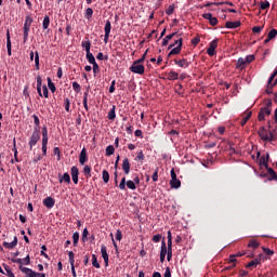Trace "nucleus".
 <instances>
[{"instance_id":"1","label":"nucleus","mask_w":277,"mask_h":277,"mask_svg":"<svg viewBox=\"0 0 277 277\" xmlns=\"http://www.w3.org/2000/svg\"><path fill=\"white\" fill-rule=\"evenodd\" d=\"M168 49L169 50L171 49L169 56L170 55H179V53H181V49H183V39L180 38V39L175 40V42L170 44L168 47Z\"/></svg>"},{"instance_id":"2","label":"nucleus","mask_w":277,"mask_h":277,"mask_svg":"<svg viewBox=\"0 0 277 277\" xmlns=\"http://www.w3.org/2000/svg\"><path fill=\"white\" fill-rule=\"evenodd\" d=\"M38 142H40V128H34V132L28 142L30 150H32L34 146H36Z\"/></svg>"},{"instance_id":"3","label":"nucleus","mask_w":277,"mask_h":277,"mask_svg":"<svg viewBox=\"0 0 277 277\" xmlns=\"http://www.w3.org/2000/svg\"><path fill=\"white\" fill-rule=\"evenodd\" d=\"M19 269L26 277H47L44 273H36L34 269L25 266H19Z\"/></svg>"},{"instance_id":"4","label":"nucleus","mask_w":277,"mask_h":277,"mask_svg":"<svg viewBox=\"0 0 277 277\" xmlns=\"http://www.w3.org/2000/svg\"><path fill=\"white\" fill-rule=\"evenodd\" d=\"M259 135H260L261 140H263V142H272V140H274V133L269 132V134H267L265 127H262L260 129Z\"/></svg>"},{"instance_id":"5","label":"nucleus","mask_w":277,"mask_h":277,"mask_svg":"<svg viewBox=\"0 0 277 277\" xmlns=\"http://www.w3.org/2000/svg\"><path fill=\"white\" fill-rule=\"evenodd\" d=\"M131 72H134V75H144V65L140 63H133L132 66L130 67Z\"/></svg>"},{"instance_id":"6","label":"nucleus","mask_w":277,"mask_h":277,"mask_svg":"<svg viewBox=\"0 0 277 277\" xmlns=\"http://www.w3.org/2000/svg\"><path fill=\"white\" fill-rule=\"evenodd\" d=\"M258 157H260V159H259L260 166L264 167V168H267V163L269 161V154L266 153L265 155L261 156V153L258 151Z\"/></svg>"},{"instance_id":"7","label":"nucleus","mask_w":277,"mask_h":277,"mask_svg":"<svg viewBox=\"0 0 277 277\" xmlns=\"http://www.w3.org/2000/svg\"><path fill=\"white\" fill-rule=\"evenodd\" d=\"M70 174L72 182L77 185L79 183V168H77V166L71 167Z\"/></svg>"},{"instance_id":"8","label":"nucleus","mask_w":277,"mask_h":277,"mask_svg":"<svg viewBox=\"0 0 277 277\" xmlns=\"http://www.w3.org/2000/svg\"><path fill=\"white\" fill-rule=\"evenodd\" d=\"M215 49H217V39H214L210 42V45L207 50L208 55L213 57V55H215Z\"/></svg>"},{"instance_id":"9","label":"nucleus","mask_w":277,"mask_h":277,"mask_svg":"<svg viewBox=\"0 0 277 277\" xmlns=\"http://www.w3.org/2000/svg\"><path fill=\"white\" fill-rule=\"evenodd\" d=\"M3 248H6V250H14L15 246H18V238L14 236L12 242L3 241L2 242Z\"/></svg>"},{"instance_id":"10","label":"nucleus","mask_w":277,"mask_h":277,"mask_svg":"<svg viewBox=\"0 0 277 277\" xmlns=\"http://www.w3.org/2000/svg\"><path fill=\"white\" fill-rule=\"evenodd\" d=\"M88 161V149L83 147L79 155V163L80 166H85V162Z\"/></svg>"},{"instance_id":"11","label":"nucleus","mask_w":277,"mask_h":277,"mask_svg":"<svg viewBox=\"0 0 277 277\" xmlns=\"http://www.w3.org/2000/svg\"><path fill=\"white\" fill-rule=\"evenodd\" d=\"M166 254H168V246L166 245V240H162L160 250V263L166 261Z\"/></svg>"},{"instance_id":"12","label":"nucleus","mask_w":277,"mask_h":277,"mask_svg":"<svg viewBox=\"0 0 277 277\" xmlns=\"http://www.w3.org/2000/svg\"><path fill=\"white\" fill-rule=\"evenodd\" d=\"M101 254L102 259H104L105 266L107 267V265H109V254H107V247H105V245L101 247Z\"/></svg>"},{"instance_id":"13","label":"nucleus","mask_w":277,"mask_h":277,"mask_svg":"<svg viewBox=\"0 0 277 277\" xmlns=\"http://www.w3.org/2000/svg\"><path fill=\"white\" fill-rule=\"evenodd\" d=\"M43 205L47 207V209H53V207H55V199L53 197H47L43 200Z\"/></svg>"},{"instance_id":"14","label":"nucleus","mask_w":277,"mask_h":277,"mask_svg":"<svg viewBox=\"0 0 277 277\" xmlns=\"http://www.w3.org/2000/svg\"><path fill=\"white\" fill-rule=\"evenodd\" d=\"M122 170H123L124 174H129V172H131V163L129 162V158L123 159Z\"/></svg>"},{"instance_id":"15","label":"nucleus","mask_w":277,"mask_h":277,"mask_svg":"<svg viewBox=\"0 0 277 277\" xmlns=\"http://www.w3.org/2000/svg\"><path fill=\"white\" fill-rule=\"evenodd\" d=\"M174 64H176V66H179L180 68H188L189 67V63L185 58H183V60H175Z\"/></svg>"},{"instance_id":"16","label":"nucleus","mask_w":277,"mask_h":277,"mask_svg":"<svg viewBox=\"0 0 277 277\" xmlns=\"http://www.w3.org/2000/svg\"><path fill=\"white\" fill-rule=\"evenodd\" d=\"M58 183H67V185H70V174L64 173L63 175H60Z\"/></svg>"},{"instance_id":"17","label":"nucleus","mask_w":277,"mask_h":277,"mask_svg":"<svg viewBox=\"0 0 277 277\" xmlns=\"http://www.w3.org/2000/svg\"><path fill=\"white\" fill-rule=\"evenodd\" d=\"M272 101L267 103V105L263 108H261L260 113L263 114L264 116H269L272 114Z\"/></svg>"},{"instance_id":"18","label":"nucleus","mask_w":277,"mask_h":277,"mask_svg":"<svg viewBox=\"0 0 277 277\" xmlns=\"http://www.w3.org/2000/svg\"><path fill=\"white\" fill-rule=\"evenodd\" d=\"M241 26V22H226L225 27L227 29H237V27Z\"/></svg>"},{"instance_id":"19","label":"nucleus","mask_w":277,"mask_h":277,"mask_svg":"<svg viewBox=\"0 0 277 277\" xmlns=\"http://www.w3.org/2000/svg\"><path fill=\"white\" fill-rule=\"evenodd\" d=\"M6 51L8 55H12V40L10 39V31L6 32Z\"/></svg>"},{"instance_id":"20","label":"nucleus","mask_w":277,"mask_h":277,"mask_svg":"<svg viewBox=\"0 0 277 277\" xmlns=\"http://www.w3.org/2000/svg\"><path fill=\"white\" fill-rule=\"evenodd\" d=\"M37 92L39 96H42V77L37 76Z\"/></svg>"},{"instance_id":"21","label":"nucleus","mask_w":277,"mask_h":277,"mask_svg":"<svg viewBox=\"0 0 277 277\" xmlns=\"http://www.w3.org/2000/svg\"><path fill=\"white\" fill-rule=\"evenodd\" d=\"M31 29V26H25L23 27L24 30V44L27 42V40H29V31Z\"/></svg>"},{"instance_id":"22","label":"nucleus","mask_w":277,"mask_h":277,"mask_svg":"<svg viewBox=\"0 0 277 277\" xmlns=\"http://www.w3.org/2000/svg\"><path fill=\"white\" fill-rule=\"evenodd\" d=\"M171 189H179L181 187V180L174 179L170 181Z\"/></svg>"},{"instance_id":"23","label":"nucleus","mask_w":277,"mask_h":277,"mask_svg":"<svg viewBox=\"0 0 277 277\" xmlns=\"http://www.w3.org/2000/svg\"><path fill=\"white\" fill-rule=\"evenodd\" d=\"M266 169H267V173L269 174L268 181H277L276 171H274V169L272 168H266Z\"/></svg>"},{"instance_id":"24","label":"nucleus","mask_w":277,"mask_h":277,"mask_svg":"<svg viewBox=\"0 0 277 277\" xmlns=\"http://www.w3.org/2000/svg\"><path fill=\"white\" fill-rule=\"evenodd\" d=\"M252 118V111H247L243 116L242 120L240 121L241 127H245V124Z\"/></svg>"},{"instance_id":"25","label":"nucleus","mask_w":277,"mask_h":277,"mask_svg":"<svg viewBox=\"0 0 277 277\" xmlns=\"http://www.w3.org/2000/svg\"><path fill=\"white\" fill-rule=\"evenodd\" d=\"M81 47H82V49H84L85 53H90V49L92 47V43L90 42V40L82 41Z\"/></svg>"},{"instance_id":"26","label":"nucleus","mask_w":277,"mask_h":277,"mask_svg":"<svg viewBox=\"0 0 277 277\" xmlns=\"http://www.w3.org/2000/svg\"><path fill=\"white\" fill-rule=\"evenodd\" d=\"M49 25H51V18L49 15H45L42 22V29H49Z\"/></svg>"},{"instance_id":"27","label":"nucleus","mask_w":277,"mask_h":277,"mask_svg":"<svg viewBox=\"0 0 277 277\" xmlns=\"http://www.w3.org/2000/svg\"><path fill=\"white\" fill-rule=\"evenodd\" d=\"M167 239H168L167 250H172V232L169 230L167 233Z\"/></svg>"},{"instance_id":"28","label":"nucleus","mask_w":277,"mask_h":277,"mask_svg":"<svg viewBox=\"0 0 277 277\" xmlns=\"http://www.w3.org/2000/svg\"><path fill=\"white\" fill-rule=\"evenodd\" d=\"M176 32H172L168 36H166L162 40V47H168V42H170V40H172V38L174 37Z\"/></svg>"},{"instance_id":"29","label":"nucleus","mask_w":277,"mask_h":277,"mask_svg":"<svg viewBox=\"0 0 277 277\" xmlns=\"http://www.w3.org/2000/svg\"><path fill=\"white\" fill-rule=\"evenodd\" d=\"M88 94H89V91H85L83 93V100H82L85 111H90V107H88Z\"/></svg>"},{"instance_id":"30","label":"nucleus","mask_w":277,"mask_h":277,"mask_svg":"<svg viewBox=\"0 0 277 277\" xmlns=\"http://www.w3.org/2000/svg\"><path fill=\"white\" fill-rule=\"evenodd\" d=\"M87 61L89 64H96V58L94 57V54L92 52H87Z\"/></svg>"},{"instance_id":"31","label":"nucleus","mask_w":277,"mask_h":277,"mask_svg":"<svg viewBox=\"0 0 277 277\" xmlns=\"http://www.w3.org/2000/svg\"><path fill=\"white\" fill-rule=\"evenodd\" d=\"M169 81H176L179 79V74L176 71H170L168 74Z\"/></svg>"},{"instance_id":"32","label":"nucleus","mask_w":277,"mask_h":277,"mask_svg":"<svg viewBox=\"0 0 277 277\" xmlns=\"http://www.w3.org/2000/svg\"><path fill=\"white\" fill-rule=\"evenodd\" d=\"M114 153H116V148L114 147V145H108L106 147V156L111 157V155H114Z\"/></svg>"},{"instance_id":"33","label":"nucleus","mask_w":277,"mask_h":277,"mask_svg":"<svg viewBox=\"0 0 277 277\" xmlns=\"http://www.w3.org/2000/svg\"><path fill=\"white\" fill-rule=\"evenodd\" d=\"M104 31L106 35L111 34V22H109V19H107L105 23Z\"/></svg>"},{"instance_id":"34","label":"nucleus","mask_w":277,"mask_h":277,"mask_svg":"<svg viewBox=\"0 0 277 277\" xmlns=\"http://www.w3.org/2000/svg\"><path fill=\"white\" fill-rule=\"evenodd\" d=\"M108 120H116V106L108 111Z\"/></svg>"},{"instance_id":"35","label":"nucleus","mask_w":277,"mask_h":277,"mask_svg":"<svg viewBox=\"0 0 277 277\" xmlns=\"http://www.w3.org/2000/svg\"><path fill=\"white\" fill-rule=\"evenodd\" d=\"M92 265L93 267H96V269H101V264L98 263L96 254H92Z\"/></svg>"},{"instance_id":"36","label":"nucleus","mask_w":277,"mask_h":277,"mask_svg":"<svg viewBox=\"0 0 277 277\" xmlns=\"http://www.w3.org/2000/svg\"><path fill=\"white\" fill-rule=\"evenodd\" d=\"M35 68L36 70H40V55L38 52L35 53Z\"/></svg>"},{"instance_id":"37","label":"nucleus","mask_w":277,"mask_h":277,"mask_svg":"<svg viewBox=\"0 0 277 277\" xmlns=\"http://www.w3.org/2000/svg\"><path fill=\"white\" fill-rule=\"evenodd\" d=\"M126 185H127V188H128V189H132V190L137 189V186H136L135 183H134L133 181H131V180L126 181Z\"/></svg>"},{"instance_id":"38","label":"nucleus","mask_w":277,"mask_h":277,"mask_svg":"<svg viewBox=\"0 0 277 277\" xmlns=\"http://www.w3.org/2000/svg\"><path fill=\"white\" fill-rule=\"evenodd\" d=\"M261 263V259L256 258L255 260L249 262L247 264V267H256V265H259Z\"/></svg>"},{"instance_id":"39","label":"nucleus","mask_w":277,"mask_h":277,"mask_svg":"<svg viewBox=\"0 0 277 277\" xmlns=\"http://www.w3.org/2000/svg\"><path fill=\"white\" fill-rule=\"evenodd\" d=\"M31 23H34V17H31L30 15H27L25 17L24 26L31 27Z\"/></svg>"},{"instance_id":"40","label":"nucleus","mask_w":277,"mask_h":277,"mask_svg":"<svg viewBox=\"0 0 277 277\" xmlns=\"http://www.w3.org/2000/svg\"><path fill=\"white\" fill-rule=\"evenodd\" d=\"M102 179H103L104 183H109V172L107 170H104L102 172Z\"/></svg>"},{"instance_id":"41","label":"nucleus","mask_w":277,"mask_h":277,"mask_svg":"<svg viewBox=\"0 0 277 277\" xmlns=\"http://www.w3.org/2000/svg\"><path fill=\"white\" fill-rule=\"evenodd\" d=\"M48 88L49 90L53 93L55 92L56 88H55V83H53V81L51 80V78H48Z\"/></svg>"},{"instance_id":"42","label":"nucleus","mask_w":277,"mask_h":277,"mask_svg":"<svg viewBox=\"0 0 277 277\" xmlns=\"http://www.w3.org/2000/svg\"><path fill=\"white\" fill-rule=\"evenodd\" d=\"M93 14H94V10H92V8H88L85 10L84 16H85V18H88L90 21V18H92Z\"/></svg>"},{"instance_id":"43","label":"nucleus","mask_w":277,"mask_h":277,"mask_svg":"<svg viewBox=\"0 0 277 277\" xmlns=\"http://www.w3.org/2000/svg\"><path fill=\"white\" fill-rule=\"evenodd\" d=\"M72 241H74V246L77 247L79 243V232H75L72 234Z\"/></svg>"},{"instance_id":"44","label":"nucleus","mask_w":277,"mask_h":277,"mask_svg":"<svg viewBox=\"0 0 277 277\" xmlns=\"http://www.w3.org/2000/svg\"><path fill=\"white\" fill-rule=\"evenodd\" d=\"M151 179L154 183H157L159 181V168H156L155 172L151 175Z\"/></svg>"},{"instance_id":"45","label":"nucleus","mask_w":277,"mask_h":277,"mask_svg":"<svg viewBox=\"0 0 277 277\" xmlns=\"http://www.w3.org/2000/svg\"><path fill=\"white\" fill-rule=\"evenodd\" d=\"M246 60L243 57H239L237 61L236 68H241L242 66H246Z\"/></svg>"},{"instance_id":"46","label":"nucleus","mask_w":277,"mask_h":277,"mask_svg":"<svg viewBox=\"0 0 277 277\" xmlns=\"http://www.w3.org/2000/svg\"><path fill=\"white\" fill-rule=\"evenodd\" d=\"M92 169L90 168V166H84L83 167V174H85V176H92Z\"/></svg>"},{"instance_id":"47","label":"nucleus","mask_w":277,"mask_h":277,"mask_svg":"<svg viewBox=\"0 0 277 277\" xmlns=\"http://www.w3.org/2000/svg\"><path fill=\"white\" fill-rule=\"evenodd\" d=\"M119 189L124 190L127 189V177H122L119 184Z\"/></svg>"},{"instance_id":"48","label":"nucleus","mask_w":277,"mask_h":277,"mask_svg":"<svg viewBox=\"0 0 277 277\" xmlns=\"http://www.w3.org/2000/svg\"><path fill=\"white\" fill-rule=\"evenodd\" d=\"M34 122H35V129H40V118H38V115H32Z\"/></svg>"},{"instance_id":"49","label":"nucleus","mask_w":277,"mask_h":277,"mask_svg":"<svg viewBox=\"0 0 277 277\" xmlns=\"http://www.w3.org/2000/svg\"><path fill=\"white\" fill-rule=\"evenodd\" d=\"M260 243L256 240H250L248 243V248H259Z\"/></svg>"},{"instance_id":"50","label":"nucleus","mask_w":277,"mask_h":277,"mask_svg":"<svg viewBox=\"0 0 277 277\" xmlns=\"http://www.w3.org/2000/svg\"><path fill=\"white\" fill-rule=\"evenodd\" d=\"M69 264L75 265V253L72 251H68Z\"/></svg>"},{"instance_id":"51","label":"nucleus","mask_w":277,"mask_h":277,"mask_svg":"<svg viewBox=\"0 0 277 277\" xmlns=\"http://www.w3.org/2000/svg\"><path fill=\"white\" fill-rule=\"evenodd\" d=\"M276 36H277V30L276 29H272L268 32V40H274V38H276Z\"/></svg>"},{"instance_id":"52","label":"nucleus","mask_w":277,"mask_h":277,"mask_svg":"<svg viewBox=\"0 0 277 277\" xmlns=\"http://www.w3.org/2000/svg\"><path fill=\"white\" fill-rule=\"evenodd\" d=\"M252 62H254V55H247L245 57V63L246 64H252Z\"/></svg>"},{"instance_id":"53","label":"nucleus","mask_w":277,"mask_h":277,"mask_svg":"<svg viewBox=\"0 0 277 277\" xmlns=\"http://www.w3.org/2000/svg\"><path fill=\"white\" fill-rule=\"evenodd\" d=\"M41 256H44V259H49V254H47V246H41Z\"/></svg>"},{"instance_id":"54","label":"nucleus","mask_w":277,"mask_h":277,"mask_svg":"<svg viewBox=\"0 0 277 277\" xmlns=\"http://www.w3.org/2000/svg\"><path fill=\"white\" fill-rule=\"evenodd\" d=\"M166 14H168V16H171V14H174V4L169 5V8L166 11Z\"/></svg>"},{"instance_id":"55","label":"nucleus","mask_w":277,"mask_h":277,"mask_svg":"<svg viewBox=\"0 0 277 277\" xmlns=\"http://www.w3.org/2000/svg\"><path fill=\"white\" fill-rule=\"evenodd\" d=\"M262 250L267 256H272L274 254V251L271 250L269 248L263 247Z\"/></svg>"},{"instance_id":"56","label":"nucleus","mask_w":277,"mask_h":277,"mask_svg":"<svg viewBox=\"0 0 277 277\" xmlns=\"http://www.w3.org/2000/svg\"><path fill=\"white\" fill-rule=\"evenodd\" d=\"M4 269H5V272H6V276H8V277H16V276H14V273L12 272V269L10 268V266H5Z\"/></svg>"},{"instance_id":"57","label":"nucleus","mask_w":277,"mask_h":277,"mask_svg":"<svg viewBox=\"0 0 277 277\" xmlns=\"http://www.w3.org/2000/svg\"><path fill=\"white\" fill-rule=\"evenodd\" d=\"M29 263H31V258H29V255L22 259V265H29Z\"/></svg>"},{"instance_id":"58","label":"nucleus","mask_w":277,"mask_h":277,"mask_svg":"<svg viewBox=\"0 0 277 277\" xmlns=\"http://www.w3.org/2000/svg\"><path fill=\"white\" fill-rule=\"evenodd\" d=\"M88 235H90V233L88 232V228H84L82 232V241L85 242L88 239Z\"/></svg>"},{"instance_id":"59","label":"nucleus","mask_w":277,"mask_h":277,"mask_svg":"<svg viewBox=\"0 0 277 277\" xmlns=\"http://www.w3.org/2000/svg\"><path fill=\"white\" fill-rule=\"evenodd\" d=\"M261 10H267L269 8V1H264L260 3Z\"/></svg>"},{"instance_id":"60","label":"nucleus","mask_w":277,"mask_h":277,"mask_svg":"<svg viewBox=\"0 0 277 277\" xmlns=\"http://www.w3.org/2000/svg\"><path fill=\"white\" fill-rule=\"evenodd\" d=\"M72 89L75 92H81V85L78 82H72Z\"/></svg>"},{"instance_id":"61","label":"nucleus","mask_w":277,"mask_h":277,"mask_svg":"<svg viewBox=\"0 0 277 277\" xmlns=\"http://www.w3.org/2000/svg\"><path fill=\"white\" fill-rule=\"evenodd\" d=\"M116 240L117 241H122V232L120 229H117Z\"/></svg>"},{"instance_id":"62","label":"nucleus","mask_w":277,"mask_h":277,"mask_svg":"<svg viewBox=\"0 0 277 277\" xmlns=\"http://www.w3.org/2000/svg\"><path fill=\"white\" fill-rule=\"evenodd\" d=\"M153 241H155V243H159L161 241V235L160 234L154 235Z\"/></svg>"},{"instance_id":"63","label":"nucleus","mask_w":277,"mask_h":277,"mask_svg":"<svg viewBox=\"0 0 277 277\" xmlns=\"http://www.w3.org/2000/svg\"><path fill=\"white\" fill-rule=\"evenodd\" d=\"M209 23L212 25V27H215V25H217V17L210 18Z\"/></svg>"},{"instance_id":"64","label":"nucleus","mask_w":277,"mask_h":277,"mask_svg":"<svg viewBox=\"0 0 277 277\" xmlns=\"http://www.w3.org/2000/svg\"><path fill=\"white\" fill-rule=\"evenodd\" d=\"M167 260L172 261V249H167Z\"/></svg>"}]
</instances>
